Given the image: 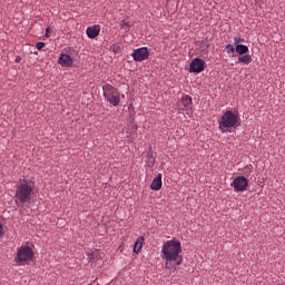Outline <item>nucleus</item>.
<instances>
[{
	"instance_id": "obj_1",
	"label": "nucleus",
	"mask_w": 285,
	"mask_h": 285,
	"mask_svg": "<svg viewBox=\"0 0 285 285\" xmlns=\"http://www.w3.org/2000/svg\"><path fill=\"white\" fill-rule=\"evenodd\" d=\"M161 253L163 259L166 261V268L169 267V262H176L177 266L183 264V256H180L181 243L178 239L167 240L161 248Z\"/></svg>"
},
{
	"instance_id": "obj_2",
	"label": "nucleus",
	"mask_w": 285,
	"mask_h": 285,
	"mask_svg": "<svg viewBox=\"0 0 285 285\" xmlns=\"http://www.w3.org/2000/svg\"><path fill=\"white\" fill-rule=\"evenodd\" d=\"M33 183L26 178L20 179L19 184L16 186L14 202L16 204L29 203L33 197Z\"/></svg>"
},
{
	"instance_id": "obj_3",
	"label": "nucleus",
	"mask_w": 285,
	"mask_h": 285,
	"mask_svg": "<svg viewBox=\"0 0 285 285\" xmlns=\"http://www.w3.org/2000/svg\"><path fill=\"white\" fill-rule=\"evenodd\" d=\"M240 117L238 112H234L233 110H227L223 117L219 119V130L225 134L229 129H236L240 126Z\"/></svg>"
},
{
	"instance_id": "obj_4",
	"label": "nucleus",
	"mask_w": 285,
	"mask_h": 285,
	"mask_svg": "<svg viewBox=\"0 0 285 285\" xmlns=\"http://www.w3.org/2000/svg\"><path fill=\"white\" fill-rule=\"evenodd\" d=\"M35 253L32 248L28 245H21L17 248V255L14 256V262L17 266L29 265L33 261Z\"/></svg>"
},
{
	"instance_id": "obj_5",
	"label": "nucleus",
	"mask_w": 285,
	"mask_h": 285,
	"mask_svg": "<svg viewBox=\"0 0 285 285\" xmlns=\"http://www.w3.org/2000/svg\"><path fill=\"white\" fill-rule=\"evenodd\" d=\"M104 97L114 107H118L120 104L119 91L117 90V88L109 83L104 86Z\"/></svg>"
},
{
	"instance_id": "obj_6",
	"label": "nucleus",
	"mask_w": 285,
	"mask_h": 285,
	"mask_svg": "<svg viewBox=\"0 0 285 285\" xmlns=\"http://www.w3.org/2000/svg\"><path fill=\"white\" fill-rule=\"evenodd\" d=\"M230 186L234 187L235 193L246 191L248 187V179L245 176H236V178L232 180Z\"/></svg>"
},
{
	"instance_id": "obj_7",
	"label": "nucleus",
	"mask_w": 285,
	"mask_h": 285,
	"mask_svg": "<svg viewBox=\"0 0 285 285\" xmlns=\"http://www.w3.org/2000/svg\"><path fill=\"white\" fill-rule=\"evenodd\" d=\"M148 57H149V49L147 47L138 48L132 52V58L136 62H142L147 60Z\"/></svg>"
},
{
	"instance_id": "obj_8",
	"label": "nucleus",
	"mask_w": 285,
	"mask_h": 285,
	"mask_svg": "<svg viewBox=\"0 0 285 285\" xmlns=\"http://www.w3.org/2000/svg\"><path fill=\"white\" fill-rule=\"evenodd\" d=\"M205 69V61L200 58H195L193 59L190 67H189V71L191 73H200L203 72Z\"/></svg>"
},
{
	"instance_id": "obj_9",
	"label": "nucleus",
	"mask_w": 285,
	"mask_h": 285,
	"mask_svg": "<svg viewBox=\"0 0 285 285\" xmlns=\"http://www.w3.org/2000/svg\"><path fill=\"white\" fill-rule=\"evenodd\" d=\"M180 110L181 111H190L193 112V99L189 95H183L180 100Z\"/></svg>"
},
{
	"instance_id": "obj_10",
	"label": "nucleus",
	"mask_w": 285,
	"mask_h": 285,
	"mask_svg": "<svg viewBox=\"0 0 285 285\" xmlns=\"http://www.w3.org/2000/svg\"><path fill=\"white\" fill-rule=\"evenodd\" d=\"M59 65L65 68H70L73 65L72 57L67 53H61L58 60Z\"/></svg>"
},
{
	"instance_id": "obj_11",
	"label": "nucleus",
	"mask_w": 285,
	"mask_h": 285,
	"mask_svg": "<svg viewBox=\"0 0 285 285\" xmlns=\"http://www.w3.org/2000/svg\"><path fill=\"white\" fill-rule=\"evenodd\" d=\"M163 187V175L159 173L157 177L153 179V183L150 185V189L154 191L160 190Z\"/></svg>"
},
{
	"instance_id": "obj_12",
	"label": "nucleus",
	"mask_w": 285,
	"mask_h": 285,
	"mask_svg": "<svg viewBox=\"0 0 285 285\" xmlns=\"http://www.w3.org/2000/svg\"><path fill=\"white\" fill-rule=\"evenodd\" d=\"M100 33L99 26H92L87 28V36L89 39H96Z\"/></svg>"
},
{
	"instance_id": "obj_13",
	"label": "nucleus",
	"mask_w": 285,
	"mask_h": 285,
	"mask_svg": "<svg viewBox=\"0 0 285 285\" xmlns=\"http://www.w3.org/2000/svg\"><path fill=\"white\" fill-rule=\"evenodd\" d=\"M252 61H253L252 56L248 55V53H245V55H240V56H239V58H238V60L236 61V63H243V65H245V66H248V65L252 63Z\"/></svg>"
},
{
	"instance_id": "obj_14",
	"label": "nucleus",
	"mask_w": 285,
	"mask_h": 285,
	"mask_svg": "<svg viewBox=\"0 0 285 285\" xmlns=\"http://www.w3.org/2000/svg\"><path fill=\"white\" fill-rule=\"evenodd\" d=\"M145 243V237L139 236L134 246V253L139 254Z\"/></svg>"
},
{
	"instance_id": "obj_15",
	"label": "nucleus",
	"mask_w": 285,
	"mask_h": 285,
	"mask_svg": "<svg viewBox=\"0 0 285 285\" xmlns=\"http://www.w3.org/2000/svg\"><path fill=\"white\" fill-rule=\"evenodd\" d=\"M248 51V46L242 43L236 45V52L238 53V56L247 55Z\"/></svg>"
},
{
	"instance_id": "obj_16",
	"label": "nucleus",
	"mask_w": 285,
	"mask_h": 285,
	"mask_svg": "<svg viewBox=\"0 0 285 285\" xmlns=\"http://www.w3.org/2000/svg\"><path fill=\"white\" fill-rule=\"evenodd\" d=\"M156 159L154 157L153 151H148L147 154V160H146V165L148 168H153L155 166Z\"/></svg>"
},
{
	"instance_id": "obj_17",
	"label": "nucleus",
	"mask_w": 285,
	"mask_h": 285,
	"mask_svg": "<svg viewBox=\"0 0 285 285\" xmlns=\"http://www.w3.org/2000/svg\"><path fill=\"white\" fill-rule=\"evenodd\" d=\"M226 51H227V53L228 55H233L234 53V51H235V48H234V46L233 45H227L226 46Z\"/></svg>"
},
{
	"instance_id": "obj_18",
	"label": "nucleus",
	"mask_w": 285,
	"mask_h": 285,
	"mask_svg": "<svg viewBox=\"0 0 285 285\" xmlns=\"http://www.w3.org/2000/svg\"><path fill=\"white\" fill-rule=\"evenodd\" d=\"M36 47L40 51V50H42L46 47V43L42 42V41H39V42H37Z\"/></svg>"
},
{
	"instance_id": "obj_19",
	"label": "nucleus",
	"mask_w": 285,
	"mask_h": 285,
	"mask_svg": "<svg viewBox=\"0 0 285 285\" xmlns=\"http://www.w3.org/2000/svg\"><path fill=\"white\" fill-rule=\"evenodd\" d=\"M129 28H130V24H129L128 22H122V23H121V29L127 30V29H129Z\"/></svg>"
},
{
	"instance_id": "obj_20",
	"label": "nucleus",
	"mask_w": 285,
	"mask_h": 285,
	"mask_svg": "<svg viewBox=\"0 0 285 285\" xmlns=\"http://www.w3.org/2000/svg\"><path fill=\"white\" fill-rule=\"evenodd\" d=\"M242 42V38L240 37H234V43L238 45Z\"/></svg>"
},
{
	"instance_id": "obj_21",
	"label": "nucleus",
	"mask_w": 285,
	"mask_h": 285,
	"mask_svg": "<svg viewBox=\"0 0 285 285\" xmlns=\"http://www.w3.org/2000/svg\"><path fill=\"white\" fill-rule=\"evenodd\" d=\"M89 262H92L95 258V252L88 253Z\"/></svg>"
},
{
	"instance_id": "obj_22",
	"label": "nucleus",
	"mask_w": 285,
	"mask_h": 285,
	"mask_svg": "<svg viewBox=\"0 0 285 285\" xmlns=\"http://www.w3.org/2000/svg\"><path fill=\"white\" fill-rule=\"evenodd\" d=\"M21 60H22L21 56H16V58H14L16 63H20Z\"/></svg>"
},
{
	"instance_id": "obj_23",
	"label": "nucleus",
	"mask_w": 285,
	"mask_h": 285,
	"mask_svg": "<svg viewBox=\"0 0 285 285\" xmlns=\"http://www.w3.org/2000/svg\"><path fill=\"white\" fill-rule=\"evenodd\" d=\"M3 235V226L2 224L0 223V237Z\"/></svg>"
},
{
	"instance_id": "obj_24",
	"label": "nucleus",
	"mask_w": 285,
	"mask_h": 285,
	"mask_svg": "<svg viewBox=\"0 0 285 285\" xmlns=\"http://www.w3.org/2000/svg\"><path fill=\"white\" fill-rule=\"evenodd\" d=\"M120 49L119 46H114V51L117 52Z\"/></svg>"
},
{
	"instance_id": "obj_25",
	"label": "nucleus",
	"mask_w": 285,
	"mask_h": 285,
	"mask_svg": "<svg viewBox=\"0 0 285 285\" xmlns=\"http://www.w3.org/2000/svg\"><path fill=\"white\" fill-rule=\"evenodd\" d=\"M49 28L46 29V37H48Z\"/></svg>"
}]
</instances>
